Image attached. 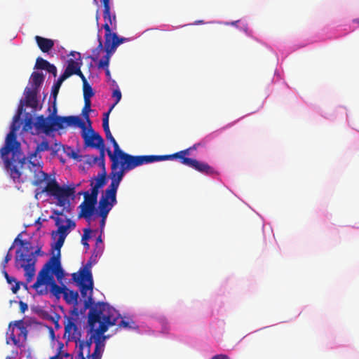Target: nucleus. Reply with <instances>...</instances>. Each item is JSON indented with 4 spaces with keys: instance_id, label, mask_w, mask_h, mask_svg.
<instances>
[{
    "instance_id": "4be33fe9",
    "label": "nucleus",
    "mask_w": 359,
    "mask_h": 359,
    "mask_svg": "<svg viewBox=\"0 0 359 359\" xmlns=\"http://www.w3.org/2000/svg\"><path fill=\"white\" fill-rule=\"evenodd\" d=\"M19 259L22 262L20 266L25 270V276L26 280L29 283L35 275V259L32 257V255L27 256V258L25 257L23 253L18 255Z\"/></svg>"
},
{
    "instance_id": "4c0bfd02",
    "label": "nucleus",
    "mask_w": 359,
    "mask_h": 359,
    "mask_svg": "<svg viewBox=\"0 0 359 359\" xmlns=\"http://www.w3.org/2000/svg\"><path fill=\"white\" fill-rule=\"evenodd\" d=\"M252 39H253L254 40H255L256 41H257L258 43H261L262 45H263L264 46H265L270 52H271L273 54H274L277 58V61L278 62L279 61V56H278V54L277 53V51L275 50V48L267 44L266 43L262 41V40L259 39L258 38L255 37L253 36V37H252Z\"/></svg>"
},
{
    "instance_id": "864d4df0",
    "label": "nucleus",
    "mask_w": 359,
    "mask_h": 359,
    "mask_svg": "<svg viewBox=\"0 0 359 359\" xmlns=\"http://www.w3.org/2000/svg\"><path fill=\"white\" fill-rule=\"evenodd\" d=\"M104 133H105L106 138L108 140H109L111 143L114 142L116 140L114 139V137L112 136L110 130H107V131H105Z\"/></svg>"
},
{
    "instance_id": "338daca9",
    "label": "nucleus",
    "mask_w": 359,
    "mask_h": 359,
    "mask_svg": "<svg viewBox=\"0 0 359 359\" xmlns=\"http://www.w3.org/2000/svg\"><path fill=\"white\" fill-rule=\"evenodd\" d=\"M95 95V91H91V97H93Z\"/></svg>"
},
{
    "instance_id": "09e8293b",
    "label": "nucleus",
    "mask_w": 359,
    "mask_h": 359,
    "mask_svg": "<svg viewBox=\"0 0 359 359\" xmlns=\"http://www.w3.org/2000/svg\"><path fill=\"white\" fill-rule=\"evenodd\" d=\"M32 124H33V123L32 121V118L31 117L26 118L25 121V124L23 126V130H28L31 129L32 127Z\"/></svg>"
},
{
    "instance_id": "a18cd8bd",
    "label": "nucleus",
    "mask_w": 359,
    "mask_h": 359,
    "mask_svg": "<svg viewBox=\"0 0 359 359\" xmlns=\"http://www.w3.org/2000/svg\"><path fill=\"white\" fill-rule=\"evenodd\" d=\"M104 83L109 88L108 90H120L117 82L112 78L104 81Z\"/></svg>"
},
{
    "instance_id": "37998d69",
    "label": "nucleus",
    "mask_w": 359,
    "mask_h": 359,
    "mask_svg": "<svg viewBox=\"0 0 359 359\" xmlns=\"http://www.w3.org/2000/svg\"><path fill=\"white\" fill-rule=\"evenodd\" d=\"M210 22L211 21H210V22H205L203 20H198L194 21L193 23H189V24H187V25H180L178 27L171 26V29H167V28H168V27H165V30L175 29L180 28V27H184V26H187V25H205V24H208V23H211ZM170 27V26L169 25V27Z\"/></svg>"
},
{
    "instance_id": "c756f323",
    "label": "nucleus",
    "mask_w": 359,
    "mask_h": 359,
    "mask_svg": "<svg viewBox=\"0 0 359 359\" xmlns=\"http://www.w3.org/2000/svg\"><path fill=\"white\" fill-rule=\"evenodd\" d=\"M100 229L99 235L96 238V243H95V249L93 251V254L91 255V266L93 265V263L95 262V258L100 257L104 250V243L102 240V235L104 229H102V228L100 226Z\"/></svg>"
},
{
    "instance_id": "473e14b6",
    "label": "nucleus",
    "mask_w": 359,
    "mask_h": 359,
    "mask_svg": "<svg viewBox=\"0 0 359 359\" xmlns=\"http://www.w3.org/2000/svg\"><path fill=\"white\" fill-rule=\"evenodd\" d=\"M21 236V233H20L14 240V244L17 243L19 244L21 246V249H18L16 251L17 258L19 259L18 255L21 253H23L25 255V257H26V254L28 253L31 248V243L27 241H24L20 238V236Z\"/></svg>"
},
{
    "instance_id": "58836bf2",
    "label": "nucleus",
    "mask_w": 359,
    "mask_h": 359,
    "mask_svg": "<svg viewBox=\"0 0 359 359\" xmlns=\"http://www.w3.org/2000/svg\"><path fill=\"white\" fill-rule=\"evenodd\" d=\"M65 240V237L63 236H59L56 243H55V248L58 251L57 255H53V257H59V261L60 262V248L64 244Z\"/></svg>"
},
{
    "instance_id": "423d86ee",
    "label": "nucleus",
    "mask_w": 359,
    "mask_h": 359,
    "mask_svg": "<svg viewBox=\"0 0 359 359\" xmlns=\"http://www.w3.org/2000/svg\"><path fill=\"white\" fill-rule=\"evenodd\" d=\"M53 275H55L58 280H61L64 278L65 273L59 261V257H51L48 259L39 273L36 281L32 287L38 290L42 285L50 284V292L57 298H59L60 295L63 294L65 287H61L57 285Z\"/></svg>"
},
{
    "instance_id": "f3484780",
    "label": "nucleus",
    "mask_w": 359,
    "mask_h": 359,
    "mask_svg": "<svg viewBox=\"0 0 359 359\" xmlns=\"http://www.w3.org/2000/svg\"><path fill=\"white\" fill-rule=\"evenodd\" d=\"M54 213L57 217L51 215L50 218L53 219L55 221V225L57 226V230L56 231H53L52 236L54 238H55L56 236H63V237L66 238L69 233V229L75 227V223L70 219L65 217L62 212L55 210Z\"/></svg>"
},
{
    "instance_id": "39448f33",
    "label": "nucleus",
    "mask_w": 359,
    "mask_h": 359,
    "mask_svg": "<svg viewBox=\"0 0 359 359\" xmlns=\"http://www.w3.org/2000/svg\"><path fill=\"white\" fill-rule=\"evenodd\" d=\"M151 163L147 161H120L119 166L113 168V163H111V172L109 174V177L111 180V184L105 189V194L101 200V208L107 209L110 208L111 204H116V193L119 187L120 182H121L125 173L129 170L135 168L137 166L143 164ZM109 208H107L108 210ZM106 210H104V212Z\"/></svg>"
},
{
    "instance_id": "cd10ccee",
    "label": "nucleus",
    "mask_w": 359,
    "mask_h": 359,
    "mask_svg": "<svg viewBox=\"0 0 359 359\" xmlns=\"http://www.w3.org/2000/svg\"><path fill=\"white\" fill-rule=\"evenodd\" d=\"M95 164H97L98 167L101 169V170L100 172H99L97 175L94 177L95 182L93 186L101 189L107 184V171L105 168V161H103L102 163L101 161H96Z\"/></svg>"
},
{
    "instance_id": "49530a36",
    "label": "nucleus",
    "mask_w": 359,
    "mask_h": 359,
    "mask_svg": "<svg viewBox=\"0 0 359 359\" xmlns=\"http://www.w3.org/2000/svg\"><path fill=\"white\" fill-rule=\"evenodd\" d=\"M14 248V243L10 247L6 255L5 256L4 260L2 263V268L6 269L7 263L11 260L12 259V255L11 254V251Z\"/></svg>"
},
{
    "instance_id": "3c124183",
    "label": "nucleus",
    "mask_w": 359,
    "mask_h": 359,
    "mask_svg": "<svg viewBox=\"0 0 359 359\" xmlns=\"http://www.w3.org/2000/svg\"><path fill=\"white\" fill-rule=\"evenodd\" d=\"M102 127L104 132L110 130L109 126V120H107V118H103Z\"/></svg>"
},
{
    "instance_id": "1a4fd4ad",
    "label": "nucleus",
    "mask_w": 359,
    "mask_h": 359,
    "mask_svg": "<svg viewBox=\"0 0 359 359\" xmlns=\"http://www.w3.org/2000/svg\"><path fill=\"white\" fill-rule=\"evenodd\" d=\"M70 55H72L73 58H69L67 60V65L63 74L57 79L50 90H60L62 82L74 74L79 75L82 79L83 83V90H90V84L81 71V60L80 53L72 52Z\"/></svg>"
},
{
    "instance_id": "a211bd4d",
    "label": "nucleus",
    "mask_w": 359,
    "mask_h": 359,
    "mask_svg": "<svg viewBox=\"0 0 359 359\" xmlns=\"http://www.w3.org/2000/svg\"><path fill=\"white\" fill-rule=\"evenodd\" d=\"M86 329L87 332L86 339H78L76 340L75 359H90V338L88 339L90 334V311L87 313Z\"/></svg>"
},
{
    "instance_id": "13d9d810",
    "label": "nucleus",
    "mask_w": 359,
    "mask_h": 359,
    "mask_svg": "<svg viewBox=\"0 0 359 359\" xmlns=\"http://www.w3.org/2000/svg\"><path fill=\"white\" fill-rule=\"evenodd\" d=\"M113 109H114V107H112L111 106L109 109L108 110V111L104 114V117L103 118H107V120H109V114L111 113V111H112Z\"/></svg>"
},
{
    "instance_id": "7c9ffc66",
    "label": "nucleus",
    "mask_w": 359,
    "mask_h": 359,
    "mask_svg": "<svg viewBox=\"0 0 359 359\" xmlns=\"http://www.w3.org/2000/svg\"><path fill=\"white\" fill-rule=\"evenodd\" d=\"M100 229L99 235L96 238V243H95V249L93 251V254L91 255V266L93 265V263L95 262V258L100 257L104 250V243L102 240V235L104 229H102V228L100 226Z\"/></svg>"
},
{
    "instance_id": "e433bc0d",
    "label": "nucleus",
    "mask_w": 359,
    "mask_h": 359,
    "mask_svg": "<svg viewBox=\"0 0 359 359\" xmlns=\"http://www.w3.org/2000/svg\"><path fill=\"white\" fill-rule=\"evenodd\" d=\"M252 39H253L254 40H255L256 41H257L258 43H261L262 45H263L264 46H265L270 52H271L273 54H274L277 58V61L278 62L279 61V56H278V54L277 53V51L275 50V48L267 44L266 43L262 41V40L259 39L258 38L255 37L253 36V37H252Z\"/></svg>"
},
{
    "instance_id": "0eeeda50",
    "label": "nucleus",
    "mask_w": 359,
    "mask_h": 359,
    "mask_svg": "<svg viewBox=\"0 0 359 359\" xmlns=\"http://www.w3.org/2000/svg\"><path fill=\"white\" fill-rule=\"evenodd\" d=\"M84 107L80 116H58L59 130L80 128L86 147H90V91H83Z\"/></svg>"
},
{
    "instance_id": "6e6552de",
    "label": "nucleus",
    "mask_w": 359,
    "mask_h": 359,
    "mask_svg": "<svg viewBox=\"0 0 359 359\" xmlns=\"http://www.w3.org/2000/svg\"><path fill=\"white\" fill-rule=\"evenodd\" d=\"M169 27L168 25H161L158 27L148 28L142 32L136 34L134 36L125 37L119 35L116 30L109 31L107 34H104V39L99 36V44L93 49L102 53L113 56L117 48L124 43L132 41L139 38L143 33L151 29L165 30V27Z\"/></svg>"
},
{
    "instance_id": "603ef678",
    "label": "nucleus",
    "mask_w": 359,
    "mask_h": 359,
    "mask_svg": "<svg viewBox=\"0 0 359 359\" xmlns=\"http://www.w3.org/2000/svg\"><path fill=\"white\" fill-rule=\"evenodd\" d=\"M281 80V76L279 73V71L276 69L274 72V76L273 78V82L276 83L278 81Z\"/></svg>"
},
{
    "instance_id": "dca6fc26",
    "label": "nucleus",
    "mask_w": 359,
    "mask_h": 359,
    "mask_svg": "<svg viewBox=\"0 0 359 359\" xmlns=\"http://www.w3.org/2000/svg\"><path fill=\"white\" fill-rule=\"evenodd\" d=\"M58 116L50 114L47 117L43 115L36 118L34 126L36 129L45 134H49L53 131H59Z\"/></svg>"
},
{
    "instance_id": "f03ea898",
    "label": "nucleus",
    "mask_w": 359,
    "mask_h": 359,
    "mask_svg": "<svg viewBox=\"0 0 359 359\" xmlns=\"http://www.w3.org/2000/svg\"><path fill=\"white\" fill-rule=\"evenodd\" d=\"M24 111V104L21 102L17 113L13 118L11 130L6 136L5 145L0 149V155L4 160L5 168L15 182H20L21 175L23 174V172H20L17 168L15 163L20 165L23 169L26 163L25 157L20 149V143L16 140V132L20 128V118Z\"/></svg>"
},
{
    "instance_id": "20e7f679",
    "label": "nucleus",
    "mask_w": 359,
    "mask_h": 359,
    "mask_svg": "<svg viewBox=\"0 0 359 359\" xmlns=\"http://www.w3.org/2000/svg\"><path fill=\"white\" fill-rule=\"evenodd\" d=\"M50 149L49 143L47 140L42 141L38 144L35 151L30 154L27 158H25L26 163L23 169L20 165H17V168L20 172H23L19 182H23L25 180H30L33 177L32 184L34 186H39L48 179V175L42 170L41 156L40 152L48 151Z\"/></svg>"
},
{
    "instance_id": "393cba45",
    "label": "nucleus",
    "mask_w": 359,
    "mask_h": 359,
    "mask_svg": "<svg viewBox=\"0 0 359 359\" xmlns=\"http://www.w3.org/2000/svg\"><path fill=\"white\" fill-rule=\"evenodd\" d=\"M194 148L195 147L194 146L193 147H190L189 149L170 155H151V163L166 160H172L173 158H178L180 159V162L182 163V158H189L185 156L189 155V151Z\"/></svg>"
},
{
    "instance_id": "4468645a",
    "label": "nucleus",
    "mask_w": 359,
    "mask_h": 359,
    "mask_svg": "<svg viewBox=\"0 0 359 359\" xmlns=\"http://www.w3.org/2000/svg\"><path fill=\"white\" fill-rule=\"evenodd\" d=\"M114 147V152L108 149H107V154L111 163H113V168L119 166L120 161H147L151 162V155L142 156H132L122 151L117 142L115 140L111 143Z\"/></svg>"
},
{
    "instance_id": "c85d7f7f",
    "label": "nucleus",
    "mask_w": 359,
    "mask_h": 359,
    "mask_svg": "<svg viewBox=\"0 0 359 359\" xmlns=\"http://www.w3.org/2000/svg\"><path fill=\"white\" fill-rule=\"evenodd\" d=\"M84 196L83 202L79 205L81 212L79 217H84L90 223V191H86L83 193Z\"/></svg>"
},
{
    "instance_id": "6e6d98bb",
    "label": "nucleus",
    "mask_w": 359,
    "mask_h": 359,
    "mask_svg": "<svg viewBox=\"0 0 359 359\" xmlns=\"http://www.w3.org/2000/svg\"><path fill=\"white\" fill-rule=\"evenodd\" d=\"M28 309V306L26 303L20 301V310L22 313H24L26 310Z\"/></svg>"
},
{
    "instance_id": "72a5a7b5",
    "label": "nucleus",
    "mask_w": 359,
    "mask_h": 359,
    "mask_svg": "<svg viewBox=\"0 0 359 359\" xmlns=\"http://www.w3.org/2000/svg\"><path fill=\"white\" fill-rule=\"evenodd\" d=\"M38 91H27L25 96V104L27 107H30L34 111L36 110L39 104L37 99Z\"/></svg>"
},
{
    "instance_id": "774afa93",
    "label": "nucleus",
    "mask_w": 359,
    "mask_h": 359,
    "mask_svg": "<svg viewBox=\"0 0 359 359\" xmlns=\"http://www.w3.org/2000/svg\"><path fill=\"white\" fill-rule=\"evenodd\" d=\"M6 359H11V358L10 356H7Z\"/></svg>"
},
{
    "instance_id": "5fc2aeb1",
    "label": "nucleus",
    "mask_w": 359,
    "mask_h": 359,
    "mask_svg": "<svg viewBox=\"0 0 359 359\" xmlns=\"http://www.w3.org/2000/svg\"><path fill=\"white\" fill-rule=\"evenodd\" d=\"M94 69L95 67L91 68V81L99 78L98 73Z\"/></svg>"
},
{
    "instance_id": "f257e3e1",
    "label": "nucleus",
    "mask_w": 359,
    "mask_h": 359,
    "mask_svg": "<svg viewBox=\"0 0 359 359\" xmlns=\"http://www.w3.org/2000/svg\"><path fill=\"white\" fill-rule=\"evenodd\" d=\"M121 314L109 304L95 296L91 277V344L95 346L91 359H101L105 347V341L109 335L104 333L110 327L116 325Z\"/></svg>"
},
{
    "instance_id": "de8ad7c7",
    "label": "nucleus",
    "mask_w": 359,
    "mask_h": 359,
    "mask_svg": "<svg viewBox=\"0 0 359 359\" xmlns=\"http://www.w3.org/2000/svg\"><path fill=\"white\" fill-rule=\"evenodd\" d=\"M112 97L115 99V102L111 107H114L121 99V91H113Z\"/></svg>"
},
{
    "instance_id": "0e129e2a",
    "label": "nucleus",
    "mask_w": 359,
    "mask_h": 359,
    "mask_svg": "<svg viewBox=\"0 0 359 359\" xmlns=\"http://www.w3.org/2000/svg\"><path fill=\"white\" fill-rule=\"evenodd\" d=\"M69 331V325L65 326V332Z\"/></svg>"
},
{
    "instance_id": "bb28decb",
    "label": "nucleus",
    "mask_w": 359,
    "mask_h": 359,
    "mask_svg": "<svg viewBox=\"0 0 359 359\" xmlns=\"http://www.w3.org/2000/svg\"><path fill=\"white\" fill-rule=\"evenodd\" d=\"M34 70H46L48 73L51 74L54 78L57 76V68L56 67L50 64L46 60L39 57L36 60V63L34 67Z\"/></svg>"
},
{
    "instance_id": "aec40b11",
    "label": "nucleus",
    "mask_w": 359,
    "mask_h": 359,
    "mask_svg": "<svg viewBox=\"0 0 359 359\" xmlns=\"http://www.w3.org/2000/svg\"><path fill=\"white\" fill-rule=\"evenodd\" d=\"M102 16L104 21L103 23L104 34H107L109 31L117 29L116 15L113 10V6L103 7Z\"/></svg>"
},
{
    "instance_id": "b1692460",
    "label": "nucleus",
    "mask_w": 359,
    "mask_h": 359,
    "mask_svg": "<svg viewBox=\"0 0 359 359\" xmlns=\"http://www.w3.org/2000/svg\"><path fill=\"white\" fill-rule=\"evenodd\" d=\"M45 81V76L42 72L34 71L29 79L28 84L25 90H40Z\"/></svg>"
},
{
    "instance_id": "f8f14e48",
    "label": "nucleus",
    "mask_w": 359,
    "mask_h": 359,
    "mask_svg": "<svg viewBox=\"0 0 359 359\" xmlns=\"http://www.w3.org/2000/svg\"><path fill=\"white\" fill-rule=\"evenodd\" d=\"M27 330L22 320H17L9 323L7 332L6 343H13L15 346L21 348L27 340Z\"/></svg>"
},
{
    "instance_id": "ddd939ff",
    "label": "nucleus",
    "mask_w": 359,
    "mask_h": 359,
    "mask_svg": "<svg viewBox=\"0 0 359 359\" xmlns=\"http://www.w3.org/2000/svg\"><path fill=\"white\" fill-rule=\"evenodd\" d=\"M114 147V152L108 149H107V154L111 163H113V168L119 166L120 161H147L151 162V155L142 156H132L122 151L117 142L115 140L111 143Z\"/></svg>"
},
{
    "instance_id": "5701e85b",
    "label": "nucleus",
    "mask_w": 359,
    "mask_h": 359,
    "mask_svg": "<svg viewBox=\"0 0 359 359\" xmlns=\"http://www.w3.org/2000/svg\"><path fill=\"white\" fill-rule=\"evenodd\" d=\"M210 22H212V24L231 25L235 27L238 30L244 32L246 36L250 38L253 37V31L250 29L248 23L245 21H243L242 20H238L235 21L212 20Z\"/></svg>"
},
{
    "instance_id": "69168bd1",
    "label": "nucleus",
    "mask_w": 359,
    "mask_h": 359,
    "mask_svg": "<svg viewBox=\"0 0 359 359\" xmlns=\"http://www.w3.org/2000/svg\"><path fill=\"white\" fill-rule=\"evenodd\" d=\"M38 292H39L40 294H45V293H46V291L45 292H43V291H41H41H39Z\"/></svg>"
},
{
    "instance_id": "412c9836",
    "label": "nucleus",
    "mask_w": 359,
    "mask_h": 359,
    "mask_svg": "<svg viewBox=\"0 0 359 359\" xmlns=\"http://www.w3.org/2000/svg\"><path fill=\"white\" fill-rule=\"evenodd\" d=\"M182 164L207 175H212L216 173L215 169L207 163L199 161L196 159L182 158Z\"/></svg>"
},
{
    "instance_id": "e2e57ef3",
    "label": "nucleus",
    "mask_w": 359,
    "mask_h": 359,
    "mask_svg": "<svg viewBox=\"0 0 359 359\" xmlns=\"http://www.w3.org/2000/svg\"><path fill=\"white\" fill-rule=\"evenodd\" d=\"M59 91H51V95H53L54 97H55L57 95Z\"/></svg>"
},
{
    "instance_id": "7ed1b4c3",
    "label": "nucleus",
    "mask_w": 359,
    "mask_h": 359,
    "mask_svg": "<svg viewBox=\"0 0 359 359\" xmlns=\"http://www.w3.org/2000/svg\"><path fill=\"white\" fill-rule=\"evenodd\" d=\"M72 280L79 287L81 298L79 300L78 292L65 286L64 299L67 304H74L73 313L75 315H84L86 310L90 309V296L87 295V292L90 290V260L77 272L72 274Z\"/></svg>"
},
{
    "instance_id": "2f4dec72",
    "label": "nucleus",
    "mask_w": 359,
    "mask_h": 359,
    "mask_svg": "<svg viewBox=\"0 0 359 359\" xmlns=\"http://www.w3.org/2000/svg\"><path fill=\"white\" fill-rule=\"evenodd\" d=\"M35 41L43 53H48L54 46V41L40 36H35Z\"/></svg>"
},
{
    "instance_id": "79ce46f5",
    "label": "nucleus",
    "mask_w": 359,
    "mask_h": 359,
    "mask_svg": "<svg viewBox=\"0 0 359 359\" xmlns=\"http://www.w3.org/2000/svg\"><path fill=\"white\" fill-rule=\"evenodd\" d=\"M50 359H73V357L72 355L61 351L60 348L58 352L55 355L51 356Z\"/></svg>"
},
{
    "instance_id": "ea45409f",
    "label": "nucleus",
    "mask_w": 359,
    "mask_h": 359,
    "mask_svg": "<svg viewBox=\"0 0 359 359\" xmlns=\"http://www.w3.org/2000/svg\"><path fill=\"white\" fill-rule=\"evenodd\" d=\"M6 280L8 284H12L13 283H15V285L12 286L11 290L13 293L16 294L20 290V282L17 281L16 279L12 276L8 277V279H6Z\"/></svg>"
},
{
    "instance_id": "a19ab883",
    "label": "nucleus",
    "mask_w": 359,
    "mask_h": 359,
    "mask_svg": "<svg viewBox=\"0 0 359 359\" xmlns=\"http://www.w3.org/2000/svg\"><path fill=\"white\" fill-rule=\"evenodd\" d=\"M100 16H99V10L97 11L96 13V21H97V41L99 43V36L102 37L104 39V36L102 37V34L104 30L103 23H100L99 22Z\"/></svg>"
},
{
    "instance_id": "a878e982",
    "label": "nucleus",
    "mask_w": 359,
    "mask_h": 359,
    "mask_svg": "<svg viewBox=\"0 0 359 359\" xmlns=\"http://www.w3.org/2000/svg\"><path fill=\"white\" fill-rule=\"evenodd\" d=\"M315 41H316V40H312V39L307 40L306 41L301 42L298 44H294L292 46H290V47H288V48L287 50L285 49V47L282 43H277V44L274 45V46L280 52V53L282 55L283 60H284L292 52H294L299 48H304L306 46H307L308 44L313 43Z\"/></svg>"
},
{
    "instance_id": "680f3d73",
    "label": "nucleus",
    "mask_w": 359,
    "mask_h": 359,
    "mask_svg": "<svg viewBox=\"0 0 359 359\" xmlns=\"http://www.w3.org/2000/svg\"><path fill=\"white\" fill-rule=\"evenodd\" d=\"M352 22H353V23H355V24H357L359 25V18L353 19Z\"/></svg>"
},
{
    "instance_id": "c9c22d12",
    "label": "nucleus",
    "mask_w": 359,
    "mask_h": 359,
    "mask_svg": "<svg viewBox=\"0 0 359 359\" xmlns=\"http://www.w3.org/2000/svg\"><path fill=\"white\" fill-rule=\"evenodd\" d=\"M117 325L118 328L137 329L138 327L134 321L126 320L124 319H122Z\"/></svg>"
},
{
    "instance_id": "f704fd0d",
    "label": "nucleus",
    "mask_w": 359,
    "mask_h": 359,
    "mask_svg": "<svg viewBox=\"0 0 359 359\" xmlns=\"http://www.w3.org/2000/svg\"><path fill=\"white\" fill-rule=\"evenodd\" d=\"M64 151L70 158L74 159L77 161H83V156L79 154V150H74L71 147H67L64 148Z\"/></svg>"
},
{
    "instance_id": "c03bdc74",
    "label": "nucleus",
    "mask_w": 359,
    "mask_h": 359,
    "mask_svg": "<svg viewBox=\"0 0 359 359\" xmlns=\"http://www.w3.org/2000/svg\"><path fill=\"white\" fill-rule=\"evenodd\" d=\"M90 239V226L86 227L83 229V235L82 236L81 242L84 246L88 248V240Z\"/></svg>"
},
{
    "instance_id": "6ab92c4d",
    "label": "nucleus",
    "mask_w": 359,
    "mask_h": 359,
    "mask_svg": "<svg viewBox=\"0 0 359 359\" xmlns=\"http://www.w3.org/2000/svg\"><path fill=\"white\" fill-rule=\"evenodd\" d=\"M91 149L98 150L99 155L94 156L91 154V164L95 163L96 161H105V144L102 137L91 128Z\"/></svg>"
},
{
    "instance_id": "052dcab7",
    "label": "nucleus",
    "mask_w": 359,
    "mask_h": 359,
    "mask_svg": "<svg viewBox=\"0 0 359 359\" xmlns=\"http://www.w3.org/2000/svg\"><path fill=\"white\" fill-rule=\"evenodd\" d=\"M98 233V231L97 230H93L91 229V231H90V233H91V238L93 237V236H95L96 234Z\"/></svg>"
},
{
    "instance_id": "4d7b16f0",
    "label": "nucleus",
    "mask_w": 359,
    "mask_h": 359,
    "mask_svg": "<svg viewBox=\"0 0 359 359\" xmlns=\"http://www.w3.org/2000/svg\"><path fill=\"white\" fill-rule=\"evenodd\" d=\"M211 359H230L227 355L225 354H218L215 355L211 358Z\"/></svg>"
},
{
    "instance_id": "9d476101",
    "label": "nucleus",
    "mask_w": 359,
    "mask_h": 359,
    "mask_svg": "<svg viewBox=\"0 0 359 359\" xmlns=\"http://www.w3.org/2000/svg\"><path fill=\"white\" fill-rule=\"evenodd\" d=\"M48 195L53 196L57 201V205L64 209L70 206L69 198L74 196V187H60L55 179L49 180L43 189Z\"/></svg>"
},
{
    "instance_id": "9b49d317",
    "label": "nucleus",
    "mask_w": 359,
    "mask_h": 359,
    "mask_svg": "<svg viewBox=\"0 0 359 359\" xmlns=\"http://www.w3.org/2000/svg\"><path fill=\"white\" fill-rule=\"evenodd\" d=\"M91 187V222L95 221L97 217H100V226L102 229L104 228L109 212L116 204H111V206L108 208V210L107 208L106 211L104 212L105 209L103 210V208H101L100 203L102 197L105 194V191L102 194V196L97 203V196L99 194L100 188L93 186L92 182Z\"/></svg>"
},
{
    "instance_id": "2eb2a0df",
    "label": "nucleus",
    "mask_w": 359,
    "mask_h": 359,
    "mask_svg": "<svg viewBox=\"0 0 359 359\" xmlns=\"http://www.w3.org/2000/svg\"><path fill=\"white\" fill-rule=\"evenodd\" d=\"M111 57L110 55L91 49V68L95 67L99 72L103 71L105 75L104 81L112 78L109 69Z\"/></svg>"
},
{
    "instance_id": "bf43d9fd",
    "label": "nucleus",
    "mask_w": 359,
    "mask_h": 359,
    "mask_svg": "<svg viewBox=\"0 0 359 359\" xmlns=\"http://www.w3.org/2000/svg\"><path fill=\"white\" fill-rule=\"evenodd\" d=\"M2 273L4 274L6 279H8V277H10L8 273L6 272V269H3Z\"/></svg>"
},
{
    "instance_id": "8fccbe9b",
    "label": "nucleus",
    "mask_w": 359,
    "mask_h": 359,
    "mask_svg": "<svg viewBox=\"0 0 359 359\" xmlns=\"http://www.w3.org/2000/svg\"><path fill=\"white\" fill-rule=\"evenodd\" d=\"M101 5L104 6H113V1L112 0H100ZM93 3L95 4H98L97 0H93Z\"/></svg>"
}]
</instances>
